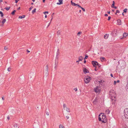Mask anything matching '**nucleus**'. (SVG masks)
Wrapping results in <instances>:
<instances>
[{"instance_id":"nucleus-34","label":"nucleus","mask_w":128,"mask_h":128,"mask_svg":"<svg viewBox=\"0 0 128 128\" xmlns=\"http://www.w3.org/2000/svg\"><path fill=\"white\" fill-rule=\"evenodd\" d=\"M81 8L84 12H85V10L84 8L82 7H81Z\"/></svg>"},{"instance_id":"nucleus-25","label":"nucleus","mask_w":128,"mask_h":128,"mask_svg":"<svg viewBox=\"0 0 128 128\" xmlns=\"http://www.w3.org/2000/svg\"><path fill=\"white\" fill-rule=\"evenodd\" d=\"M36 8H34L32 11V13L33 14H34V12H36Z\"/></svg>"},{"instance_id":"nucleus-30","label":"nucleus","mask_w":128,"mask_h":128,"mask_svg":"<svg viewBox=\"0 0 128 128\" xmlns=\"http://www.w3.org/2000/svg\"><path fill=\"white\" fill-rule=\"evenodd\" d=\"M63 0H58V1L60 3H61V4H63L62 2Z\"/></svg>"},{"instance_id":"nucleus-58","label":"nucleus","mask_w":128,"mask_h":128,"mask_svg":"<svg viewBox=\"0 0 128 128\" xmlns=\"http://www.w3.org/2000/svg\"><path fill=\"white\" fill-rule=\"evenodd\" d=\"M46 114L48 115V116L49 115V113H48V112H47V113H46Z\"/></svg>"},{"instance_id":"nucleus-41","label":"nucleus","mask_w":128,"mask_h":128,"mask_svg":"<svg viewBox=\"0 0 128 128\" xmlns=\"http://www.w3.org/2000/svg\"><path fill=\"white\" fill-rule=\"evenodd\" d=\"M119 12H119V10H116V13H115V14H117V13H119Z\"/></svg>"},{"instance_id":"nucleus-19","label":"nucleus","mask_w":128,"mask_h":128,"mask_svg":"<svg viewBox=\"0 0 128 128\" xmlns=\"http://www.w3.org/2000/svg\"><path fill=\"white\" fill-rule=\"evenodd\" d=\"M6 20L5 19H4L2 21V23L3 24V25H4V23L6 22Z\"/></svg>"},{"instance_id":"nucleus-16","label":"nucleus","mask_w":128,"mask_h":128,"mask_svg":"<svg viewBox=\"0 0 128 128\" xmlns=\"http://www.w3.org/2000/svg\"><path fill=\"white\" fill-rule=\"evenodd\" d=\"M128 35V34L126 33H124L123 34V37L126 38V36Z\"/></svg>"},{"instance_id":"nucleus-60","label":"nucleus","mask_w":128,"mask_h":128,"mask_svg":"<svg viewBox=\"0 0 128 128\" xmlns=\"http://www.w3.org/2000/svg\"><path fill=\"white\" fill-rule=\"evenodd\" d=\"M86 60H85L84 61V63H86Z\"/></svg>"},{"instance_id":"nucleus-39","label":"nucleus","mask_w":128,"mask_h":128,"mask_svg":"<svg viewBox=\"0 0 128 128\" xmlns=\"http://www.w3.org/2000/svg\"><path fill=\"white\" fill-rule=\"evenodd\" d=\"M95 67V70L96 71L98 70V68H97L96 66Z\"/></svg>"},{"instance_id":"nucleus-11","label":"nucleus","mask_w":128,"mask_h":128,"mask_svg":"<svg viewBox=\"0 0 128 128\" xmlns=\"http://www.w3.org/2000/svg\"><path fill=\"white\" fill-rule=\"evenodd\" d=\"M110 111L109 109H108L106 110L105 112V113L107 114H108L110 112Z\"/></svg>"},{"instance_id":"nucleus-23","label":"nucleus","mask_w":128,"mask_h":128,"mask_svg":"<svg viewBox=\"0 0 128 128\" xmlns=\"http://www.w3.org/2000/svg\"><path fill=\"white\" fill-rule=\"evenodd\" d=\"M61 31L60 30H58L57 32V34L58 35H60V34Z\"/></svg>"},{"instance_id":"nucleus-1","label":"nucleus","mask_w":128,"mask_h":128,"mask_svg":"<svg viewBox=\"0 0 128 128\" xmlns=\"http://www.w3.org/2000/svg\"><path fill=\"white\" fill-rule=\"evenodd\" d=\"M106 120V116L104 114L101 113L98 116V120L99 121H101V120Z\"/></svg>"},{"instance_id":"nucleus-38","label":"nucleus","mask_w":128,"mask_h":128,"mask_svg":"<svg viewBox=\"0 0 128 128\" xmlns=\"http://www.w3.org/2000/svg\"><path fill=\"white\" fill-rule=\"evenodd\" d=\"M11 70V69L10 68H8V71H10Z\"/></svg>"},{"instance_id":"nucleus-44","label":"nucleus","mask_w":128,"mask_h":128,"mask_svg":"<svg viewBox=\"0 0 128 128\" xmlns=\"http://www.w3.org/2000/svg\"><path fill=\"white\" fill-rule=\"evenodd\" d=\"M20 0H15V2L16 3H17L18 2V1H19Z\"/></svg>"},{"instance_id":"nucleus-28","label":"nucleus","mask_w":128,"mask_h":128,"mask_svg":"<svg viewBox=\"0 0 128 128\" xmlns=\"http://www.w3.org/2000/svg\"><path fill=\"white\" fill-rule=\"evenodd\" d=\"M59 128H64V126H62V125H60L59 126Z\"/></svg>"},{"instance_id":"nucleus-49","label":"nucleus","mask_w":128,"mask_h":128,"mask_svg":"<svg viewBox=\"0 0 128 128\" xmlns=\"http://www.w3.org/2000/svg\"><path fill=\"white\" fill-rule=\"evenodd\" d=\"M7 118L9 120L10 119V117L9 116H8L7 117Z\"/></svg>"},{"instance_id":"nucleus-17","label":"nucleus","mask_w":128,"mask_h":128,"mask_svg":"<svg viewBox=\"0 0 128 128\" xmlns=\"http://www.w3.org/2000/svg\"><path fill=\"white\" fill-rule=\"evenodd\" d=\"M101 121H102V123H105L106 122L107 120H101Z\"/></svg>"},{"instance_id":"nucleus-6","label":"nucleus","mask_w":128,"mask_h":128,"mask_svg":"<svg viewBox=\"0 0 128 128\" xmlns=\"http://www.w3.org/2000/svg\"><path fill=\"white\" fill-rule=\"evenodd\" d=\"M99 88V87L98 86H97L94 88V90L96 93L99 92H100V90Z\"/></svg>"},{"instance_id":"nucleus-9","label":"nucleus","mask_w":128,"mask_h":128,"mask_svg":"<svg viewBox=\"0 0 128 128\" xmlns=\"http://www.w3.org/2000/svg\"><path fill=\"white\" fill-rule=\"evenodd\" d=\"M83 72L84 74H86L87 73H88L89 71L85 68H84L83 69Z\"/></svg>"},{"instance_id":"nucleus-55","label":"nucleus","mask_w":128,"mask_h":128,"mask_svg":"<svg viewBox=\"0 0 128 128\" xmlns=\"http://www.w3.org/2000/svg\"><path fill=\"white\" fill-rule=\"evenodd\" d=\"M104 16H108V15L107 14H105Z\"/></svg>"},{"instance_id":"nucleus-15","label":"nucleus","mask_w":128,"mask_h":128,"mask_svg":"<svg viewBox=\"0 0 128 128\" xmlns=\"http://www.w3.org/2000/svg\"><path fill=\"white\" fill-rule=\"evenodd\" d=\"M108 36H109V34H106L104 36V38L105 39H107L108 38Z\"/></svg>"},{"instance_id":"nucleus-2","label":"nucleus","mask_w":128,"mask_h":128,"mask_svg":"<svg viewBox=\"0 0 128 128\" xmlns=\"http://www.w3.org/2000/svg\"><path fill=\"white\" fill-rule=\"evenodd\" d=\"M91 78L89 76H85L84 78V81L87 84L89 82Z\"/></svg>"},{"instance_id":"nucleus-12","label":"nucleus","mask_w":128,"mask_h":128,"mask_svg":"<svg viewBox=\"0 0 128 128\" xmlns=\"http://www.w3.org/2000/svg\"><path fill=\"white\" fill-rule=\"evenodd\" d=\"M14 128H19V126L18 124H16L14 125Z\"/></svg>"},{"instance_id":"nucleus-51","label":"nucleus","mask_w":128,"mask_h":128,"mask_svg":"<svg viewBox=\"0 0 128 128\" xmlns=\"http://www.w3.org/2000/svg\"><path fill=\"white\" fill-rule=\"evenodd\" d=\"M77 6H78L79 8H81V6H80L79 4H78Z\"/></svg>"},{"instance_id":"nucleus-22","label":"nucleus","mask_w":128,"mask_h":128,"mask_svg":"<svg viewBox=\"0 0 128 128\" xmlns=\"http://www.w3.org/2000/svg\"><path fill=\"white\" fill-rule=\"evenodd\" d=\"M103 80H101L100 81H99V84H100L102 85L103 84V82H104Z\"/></svg>"},{"instance_id":"nucleus-59","label":"nucleus","mask_w":128,"mask_h":128,"mask_svg":"<svg viewBox=\"0 0 128 128\" xmlns=\"http://www.w3.org/2000/svg\"><path fill=\"white\" fill-rule=\"evenodd\" d=\"M54 14V13H52V17L53 16Z\"/></svg>"},{"instance_id":"nucleus-14","label":"nucleus","mask_w":128,"mask_h":128,"mask_svg":"<svg viewBox=\"0 0 128 128\" xmlns=\"http://www.w3.org/2000/svg\"><path fill=\"white\" fill-rule=\"evenodd\" d=\"M100 59L102 62L106 60L105 58L104 57H101L100 58Z\"/></svg>"},{"instance_id":"nucleus-5","label":"nucleus","mask_w":128,"mask_h":128,"mask_svg":"<svg viewBox=\"0 0 128 128\" xmlns=\"http://www.w3.org/2000/svg\"><path fill=\"white\" fill-rule=\"evenodd\" d=\"M92 64L94 67H95L96 66H98L100 67V66L98 63L96 61H92Z\"/></svg>"},{"instance_id":"nucleus-7","label":"nucleus","mask_w":128,"mask_h":128,"mask_svg":"<svg viewBox=\"0 0 128 128\" xmlns=\"http://www.w3.org/2000/svg\"><path fill=\"white\" fill-rule=\"evenodd\" d=\"M98 101V99L97 98H96L93 102V103L94 104H96Z\"/></svg>"},{"instance_id":"nucleus-31","label":"nucleus","mask_w":128,"mask_h":128,"mask_svg":"<svg viewBox=\"0 0 128 128\" xmlns=\"http://www.w3.org/2000/svg\"><path fill=\"white\" fill-rule=\"evenodd\" d=\"M128 10L127 8H126L124 9V12H126L127 10Z\"/></svg>"},{"instance_id":"nucleus-64","label":"nucleus","mask_w":128,"mask_h":128,"mask_svg":"<svg viewBox=\"0 0 128 128\" xmlns=\"http://www.w3.org/2000/svg\"><path fill=\"white\" fill-rule=\"evenodd\" d=\"M112 2H113V4H115V2L114 1H113Z\"/></svg>"},{"instance_id":"nucleus-10","label":"nucleus","mask_w":128,"mask_h":128,"mask_svg":"<svg viewBox=\"0 0 128 128\" xmlns=\"http://www.w3.org/2000/svg\"><path fill=\"white\" fill-rule=\"evenodd\" d=\"M48 65H47L46 66V69L45 70V73L47 74L48 71Z\"/></svg>"},{"instance_id":"nucleus-42","label":"nucleus","mask_w":128,"mask_h":128,"mask_svg":"<svg viewBox=\"0 0 128 128\" xmlns=\"http://www.w3.org/2000/svg\"><path fill=\"white\" fill-rule=\"evenodd\" d=\"M110 18H111V17L110 16H108V20H110Z\"/></svg>"},{"instance_id":"nucleus-20","label":"nucleus","mask_w":128,"mask_h":128,"mask_svg":"<svg viewBox=\"0 0 128 128\" xmlns=\"http://www.w3.org/2000/svg\"><path fill=\"white\" fill-rule=\"evenodd\" d=\"M25 16V15H22V16H19L18 17L19 18H24Z\"/></svg>"},{"instance_id":"nucleus-37","label":"nucleus","mask_w":128,"mask_h":128,"mask_svg":"<svg viewBox=\"0 0 128 128\" xmlns=\"http://www.w3.org/2000/svg\"><path fill=\"white\" fill-rule=\"evenodd\" d=\"M8 49V48L6 46H5L4 47V49L5 50H6Z\"/></svg>"},{"instance_id":"nucleus-21","label":"nucleus","mask_w":128,"mask_h":128,"mask_svg":"<svg viewBox=\"0 0 128 128\" xmlns=\"http://www.w3.org/2000/svg\"><path fill=\"white\" fill-rule=\"evenodd\" d=\"M10 6H9L8 7H6L5 8H4L6 10H9L10 8Z\"/></svg>"},{"instance_id":"nucleus-45","label":"nucleus","mask_w":128,"mask_h":128,"mask_svg":"<svg viewBox=\"0 0 128 128\" xmlns=\"http://www.w3.org/2000/svg\"><path fill=\"white\" fill-rule=\"evenodd\" d=\"M126 88L128 90V84L126 85Z\"/></svg>"},{"instance_id":"nucleus-3","label":"nucleus","mask_w":128,"mask_h":128,"mask_svg":"<svg viewBox=\"0 0 128 128\" xmlns=\"http://www.w3.org/2000/svg\"><path fill=\"white\" fill-rule=\"evenodd\" d=\"M124 116L125 117L128 119V108H126L124 111Z\"/></svg>"},{"instance_id":"nucleus-33","label":"nucleus","mask_w":128,"mask_h":128,"mask_svg":"<svg viewBox=\"0 0 128 128\" xmlns=\"http://www.w3.org/2000/svg\"><path fill=\"white\" fill-rule=\"evenodd\" d=\"M33 8V7L32 6H31V7H30L29 9V11H30L31 10V9H32Z\"/></svg>"},{"instance_id":"nucleus-61","label":"nucleus","mask_w":128,"mask_h":128,"mask_svg":"<svg viewBox=\"0 0 128 128\" xmlns=\"http://www.w3.org/2000/svg\"><path fill=\"white\" fill-rule=\"evenodd\" d=\"M2 99L3 100H4V97H2Z\"/></svg>"},{"instance_id":"nucleus-4","label":"nucleus","mask_w":128,"mask_h":128,"mask_svg":"<svg viewBox=\"0 0 128 128\" xmlns=\"http://www.w3.org/2000/svg\"><path fill=\"white\" fill-rule=\"evenodd\" d=\"M109 94L112 97V98L114 97L115 98V93L114 91L113 90H111L109 92Z\"/></svg>"},{"instance_id":"nucleus-57","label":"nucleus","mask_w":128,"mask_h":128,"mask_svg":"<svg viewBox=\"0 0 128 128\" xmlns=\"http://www.w3.org/2000/svg\"><path fill=\"white\" fill-rule=\"evenodd\" d=\"M116 82L118 83L120 81H119V80H117Z\"/></svg>"},{"instance_id":"nucleus-32","label":"nucleus","mask_w":128,"mask_h":128,"mask_svg":"<svg viewBox=\"0 0 128 128\" xmlns=\"http://www.w3.org/2000/svg\"><path fill=\"white\" fill-rule=\"evenodd\" d=\"M85 58H84V60L85 59H87L88 58V56L86 54V55H85Z\"/></svg>"},{"instance_id":"nucleus-43","label":"nucleus","mask_w":128,"mask_h":128,"mask_svg":"<svg viewBox=\"0 0 128 128\" xmlns=\"http://www.w3.org/2000/svg\"><path fill=\"white\" fill-rule=\"evenodd\" d=\"M115 4H112V7L113 8V7L114 6Z\"/></svg>"},{"instance_id":"nucleus-8","label":"nucleus","mask_w":128,"mask_h":128,"mask_svg":"<svg viewBox=\"0 0 128 128\" xmlns=\"http://www.w3.org/2000/svg\"><path fill=\"white\" fill-rule=\"evenodd\" d=\"M117 32L116 30L115 29L113 32H112L111 34L112 35H114V34L116 35V34Z\"/></svg>"},{"instance_id":"nucleus-63","label":"nucleus","mask_w":128,"mask_h":128,"mask_svg":"<svg viewBox=\"0 0 128 128\" xmlns=\"http://www.w3.org/2000/svg\"><path fill=\"white\" fill-rule=\"evenodd\" d=\"M20 7H19L18 8V10H19L20 9Z\"/></svg>"},{"instance_id":"nucleus-27","label":"nucleus","mask_w":128,"mask_h":128,"mask_svg":"<svg viewBox=\"0 0 128 128\" xmlns=\"http://www.w3.org/2000/svg\"><path fill=\"white\" fill-rule=\"evenodd\" d=\"M0 14H1V16L2 17H3L4 16V14L2 12L0 11Z\"/></svg>"},{"instance_id":"nucleus-40","label":"nucleus","mask_w":128,"mask_h":128,"mask_svg":"<svg viewBox=\"0 0 128 128\" xmlns=\"http://www.w3.org/2000/svg\"><path fill=\"white\" fill-rule=\"evenodd\" d=\"M63 107L64 108H65V107L66 108V105L64 104H63Z\"/></svg>"},{"instance_id":"nucleus-36","label":"nucleus","mask_w":128,"mask_h":128,"mask_svg":"<svg viewBox=\"0 0 128 128\" xmlns=\"http://www.w3.org/2000/svg\"><path fill=\"white\" fill-rule=\"evenodd\" d=\"M48 11H46V12H43V13L44 14H46H46H48Z\"/></svg>"},{"instance_id":"nucleus-47","label":"nucleus","mask_w":128,"mask_h":128,"mask_svg":"<svg viewBox=\"0 0 128 128\" xmlns=\"http://www.w3.org/2000/svg\"><path fill=\"white\" fill-rule=\"evenodd\" d=\"M57 4H58V5H60V4H61V3H60V2H57Z\"/></svg>"},{"instance_id":"nucleus-18","label":"nucleus","mask_w":128,"mask_h":128,"mask_svg":"<svg viewBox=\"0 0 128 128\" xmlns=\"http://www.w3.org/2000/svg\"><path fill=\"white\" fill-rule=\"evenodd\" d=\"M83 59V58L82 56H81L79 57L78 58L79 61H82Z\"/></svg>"},{"instance_id":"nucleus-26","label":"nucleus","mask_w":128,"mask_h":128,"mask_svg":"<svg viewBox=\"0 0 128 128\" xmlns=\"http://www.w3.org/2000/svg\"><path fill=\"white\" fill-rule=\"evenodd\" d=\"M16 12V10H14L11 13V14L13 15H14V14H15V12Z\"/></svg>"},{"instance_id":"nucleus-52","label":"nucleus","mask_w":128,"mask_h":128,"mask_svg":"<svg viewBox=\"0 0 128 128\" xmlns=\"http://www.w3.org/2000/svg\"><path fill=\"white\" fill-rule=\"evenodd\" d=\"M66 118L67 119H68L69 118L68 116H66Z\"/></svg>"},{"instance_id":"nucleus-62","label":"nucleus","mask_w":128,"mask_h":128,"mask_svg":"<svg viewBox=\"0 0 128 128\" xmlns=\"http://www.w3.org/2000/svg\"><path fill=\"white\" fill-rule=\"evenodd\" d=\"M110 11H108V14H110Z\"/></svg>"},{"instance_id":"nucleus-53","label":"nucleus","mask_w":128,"mask_h":128,"mask_svg":"<svg viewBox=\"0 0 128 128\" xmlns=\"http://www.w3.org/2000/svg\"><path fill=\"white\" fill-rule=\"evenodd\" d=\"M26 50L27 51V52H30V51H29L28 50Z\"/></svg>"},{"instance_id":"nucleus-56","label":"nucleus","mask_w":128,"mask_h":128,"mask_svg":"<svg viewBox=\"0 0 128 128\" xmlns=\"http://www.w3.org/2000/svg\"><path fill=\"white\" fill-rule=\"evenodd\" d=\"M122 128H127L124 126H123L122 127Z\"/></svg>"},{"instance_id":"nucleus-46","label":"nucleus","mask_w":128,"mask_h":128,"mask_svg":"<svg viewBox=\"0 0 128 128\" xmlns=\"http://www.w3.org/2000/svg\"><path fill=\"white\" fill-rule=\"evenodd\" d=\"M116 81H114V84L115 85L116 84Z\"/></svg>"},{"instance_id":"nucleus-13","label":"nucleus","mask_w":128,"mask_h":128,"mask_svg":"<svg viewBox=\"0 0 128 128\" xmlns=\"http://www.w3.org/2000/svg\"><path fill=\"white\" fill-rule=\"evenodd\" d=\"M117 22L119 25H120L121 24V20L120 19H118L117 20Z\"/></svg>"},{"instance_id":"nucleus-24","label":"nucleus","mask_w":128,"mask_h":128,"mask_svg":"<svg viewBox=\"0 0 128 128\" xmlns=\"http://www.w3.org/2000/svg\"><path fill=\"white\" fill-rule=\"evenodd\" d=\"M66 110L67 112H70V110L69 108H67V107H66Z\"/></svg>"},{"instance_id":"nucleus-50","label":"nucleus","mask_w":128,"mask_h":128,"mask_svg":"<svg viewBox=\"0 0 128 128\" xmlns=\"http://www.w3.org/2000/svg\"><path fill=\"white\" fill-rule=\"evenodd\" d=\"M113 8H114L115 9H116L117 8V7L115 6L113 7Z\"/></svg>"},{"instance_id":"nucleus-35","label":"nucleus","mask_w":128,"mask_h":128,"mask_svg":"<svg viewBox=\"0 0 128 128\" xmlns=\"http://www.w3.org/2000/svg\"><path fill=\"white\" fill-rule=\"evenodd\" d=\"M82 33V32H78V36H79V34H81Z\"/></svg>"},{"instance_id":"nucleus-54","label":"nucleus","mask_w":128,"mask_h":128,"mask_svg":"<svg viewBox=\"0 0 128 128\" xmlns=\"http://www.w3.org/2000/svg\"><path fill=\"white\" fill-rule=\"evenodd\" d=\"M110 76L112 77H113V75L112 74H110Z\"/></svg>"},{"instance_id":"nucleus-29","label":"nucleus","mask_w":128,"mask_h":128,"mask_svg":"<svg viewBox=\"0 0 128 128\" xmlns=\"http://www.w3.org/2000/svg\"><path fill=\"white\" fill-rule=\"evenodd\" d=\"M72 5L74 6H76L78 5V4H76L74 2L72 3Z\"/></svg>"},{"instance_id":"nucleus-48","label":"nucleus","mask_w":128,"mask_h":128,"mask_svg":"<svg viewBox=\"0 0 128 128\" xmlns=\"http://www.w3.org/2000/svg\"><path fill=\"white\" fill-rule=\"evenodd\" d=\"M74 90H75L76 91L77 90V89L76 88H74Z\"/></svg>"}]
</instances>
